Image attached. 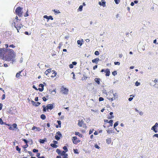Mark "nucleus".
I'll use <instances>...</instances> for the list:
<instances>
[{
	"mask_svg": "<svg viewBox=\"0 0 158 158\" xmlns=\"http://www.w3.org/2000/svg\"><path fill=\"white\" fill-rule=\"evenodd\" d=\"M6 52H8L9 54L5 56H3L2 58L6 61H9L11 60L13 62L15 61V53L13 50L9 48H6Z\"/></svg>",
	"mask_w": 158,
	"mask_h": 158,
	"instance_id": "1",
	"label": "nucleus"
},
{
	"mask_svg": "<svg viewBox=\"0 0 158 158\" xmlns=\"http://www.w3.org/2000/svg\"><path fill=\"white\" fill-rule=\"evenodd\" d=\"M23 8L19 6L15 10V12L19 17H22L23 16V12L22 10Z\"/></svg>",
	"mask_w": 158,
	"mask_h": 158,
	"instance_id": "2",
	"label": "nucleus"
},
{
	"mask_svg": "<svg viewBox=\"0 0 158 158\" xmlns=\"http://www.w3.org/2000/svg\"><path fill=\"white\" fill-rule=\"evenodd\" d=\"M158 127V123H156L151 128V130H153L155 133H157L158 131L157 128Z\"/></svg>",
	"mask_w": 158,
	"mask_h": 158,
	"instance_id": "3",
	"label": "nucleus"
},
{
	"mask_svg": "<svg viewBox=\"0 0 158 158\" xmlns=\"http://www.w3.org/2000/svg\"><path fill=\"white\" fill-rule=\"evenodd\" d=\"M67 152L65 151H61L60 156H63V158H68V154L66 153Z\"/></svg>",
	"mask_w": 158,
	"mask_h": 158,
	"instance_id": "4",
	"label": "nucleus"
},
{
	"mask_svg": "<svg viewBox=\"0 0 158 158\" xmlns=\"http://www.w3.org/2000/svg\"><path fill=\"white\" fill-rule=\"evenodd\" d=\"M72 139L73 143L75 144H77L80 142V140L78 139L76 136L73 137Z\"/></svg>",
	"mask_w": 158,
	"mask_h": 158,
	"instance_id": "5",
	"label": "nucleus"
},
{
	"mask_svg": "<svg viewBox=\"0 0 158 158\" xmlns=\"http://www.w3.org/2000/svg\"><path fill=\"white\" fill-rule=\"evenodd\" d=\"M60 89L61 92L63 94H68V90L65 88L62 87Z\"/></svg>",
	"mask_w": 158,
	"mask_h": 158,
	"instance_id": "6",
	"label": "nucleus"
},
{
	"mask_svg": "<svg viewBox=\"0 0 158 158\" xmlns=\"http://www.w3.org/2000/svg\"><path fill=\"white\" fill-rule=\"evenodd\" d=\"M17 125L16 123L13 124L10 127L9 129L10 130H16V129L17 128Z\"/></svg>",
	"mask_w": 158,
	"mask_h": 158,
	"instance_id": "7",
	"label": "nucleus"
},
{
	"mask_svg": "<svg viewBox=\"0 0 158 158\" xmlns=\"http://www.w3.org/2000/svg\"><path fill=\"white\" fill-rule=\"evenodd\" d=\"M98 4L100 6H102L104 7L106 6V2L104 0H102L101 2H99Z\"/></svg>",
	"mask_w": 158,
	"mask_h": 158,
	"instance_id": "8",
	"label": "nucleus"
},
{
	"mask_svg": "<svg viewBox=\"0 0 158 158\" xmlns=\"http://www.w3.org/2000/svg\"><path fill=\"white\" fill-rule=\"evenodd\" d=\"M14 24L15 25V27L17 30H18V32H19V30L18 28L19 29L20 28H21L22 27H23V26L21 24H20L19 25H17V26H16L15 25V22L14 23Z\"/></svg>",
	"mask_w": 158,
	"mask_h": 158,
	"instance_id": "9",
	"label": "nucleus"
},
{
	"mask_svg": "<svg viewBox=\"0 0 158 158\" xmlns=\"http://www.w3.org/2000/svg\"><path fill=\"white\" fill-rule=\"evenodd\" d=\"M46 107L48 110V109L51 110L53 108V105L52 104H49L47 105Z\"/></svg>",
	"mask_w": 158,
	"mask_h": 158,
	"instance_id": "10",
	"label": "nucleus"
},
{
	"mask_svg": "<svg viewBox=\"0 0 158 158\" xmlns=\"http://www.w3.org/2000/svg\"><path fill=\"white\" fill-rule=\"evenodd\" d=\"M44 18H45L47 19L48 20L47 21L48 22V20L50 19L51 20H53V19L52 18V16H48L47 15H45L43 17Z\"/></svg>",
	"mask_w": 158,
	"mask_h": 158,
	"instance_id": "11",
	"label": "nucleus"
},
{
	"mask_svg": "<svg viewBox=\"0 0 158 158\" xmlns=\"http://www.w3.org/2000/svg\"><path fill=\"white\" fill-rule=\"evenodd\" d=\"M105 73H106V77H108L110 75V72L109 69H106Z\"/></svg>",
	"mask_w": 158,
	"mask_h": 158,
	"instance_id": "12",
	"label": "nucleus"
},
{
	"mask_svg": "<svg viewBox=\"0 0 158 158\" xmlns=\"http://www.w3.org/2000/svg\"><path fill=\"white\" fill-rule=\"evenodd\" d=\"M99 60L98 58H96L92 60V61L93 63H95L96 64H97Z\"/></svg>",
	"mask_w": 158,
	"mask_h": 158,
	"instance_id": "13",
	"label": "nucleus"
},
{
	"mask_svg": "<svg viewBox=\"0 0 158 158\" xmlns=\"http://www.w3.org/2000/svg\"><path fill=\"white\" fill-rule=\"evenodd\" d=\"M83 123L84 121L82 120L81 121L79 120L78 123V125L79 126L81 127L82 126V125L83 124Z\"/></svg>",
	"mask_w": 158,
	"mask_h": 158,
	"instance_id": "14",
	"label": "nucleus"
},
{
	"mask_svg": "<svg viewBox=\"0 0 158 158\" xmlns=\"http://www.w3.org/2000/svg\"><path fill=\"white\" fill-rule=\"evenodd\" d=\"M83 42V40L82 39L81 40H78L77 41V44L78 45H79L80 46H81L82 44V42Z\"/></svg>",
	"mask_w": 158,
	"mask_h": 158,
	"instance_id": "15",
	"label": "nucleus"
},
{
	"mask_svg": "<svg viewBox=\"0 0 158 158\" xmlns=\"http://www.w3.org/2000/svg\"><path fill=\"white\" fill-rule=\"evenodd\" d=\"M75 135H78L81 138H83V135L81 134L79 132H76Z\"/></svg>",
	"mask_w": 158,
	"mask_h": 158,
	"instance_id": "16",
	"label": "nucleus"
},
{
	"mask_svg": "<svg viewBox=\"0 0 158 158\" xmlns=\"http://www.w3.org/2000/svg\"><path fill=\"white\" fill-rule=\"evenodd\" d=\"M100 78H96L94 79L95 81L98 84H100Z\"/></svg>",
	"mask_w": 158,
	"mask_h": 158,
	"instance_id": "17",
	"label": "nucleus"
},
{
	"mask_svg": "<svg viewBox=\"0 0 158 158\" xmlns=\"http://www.w3.org/2000/svg\"><path fill=\"white\" fill-rule=\"evenodd\" d=\"M111 142V139L110 138H108L106 139V143L108 144H110V143Z\"/></svg>",
	"mask_w": 158,
	"mask_h": 158,
	"instance_id": "18",
	"label": "nucleus"
},
{
	"mask_svg": "<svg viewBox=\"0 0 158 158\" xmlns=\"http://www.w3.org/2000/svg\"><path fill=\"white\" fill-rule=\"evenodd\" d=\"M50 146L54 148H57L58 146V145H56V144L53 143H51L50 144Z\"/></svg>",
	"mask_w": 158,
	"mask_h": 158,
	"instance_id": "19",
	"label": "nucleus"
},
{
	"mask_svg": "<svg viewBox=\"0 0 158 158\" xmlns=\"http://www.w3.org/2000/svg\"><path fill=\"white\" fill-rule=\"evenodd\" d=\"M40 118L43 120H44L46 118V116L45 115L42 114L40 116Z\"/></svg>",
	"mask_w": 158,
	"mask_h": 158,
	"instance_id": "20",
	"label": "nucleus"
},
{
	"mask_svg": "<svg viewBox=\"0 0 158 158\" xmlns=\"http://www.w3.org/2000/svg\"><path fill=\"white\" fill-rule=\"evenodd\" d=\"M56 152L60 156V153H61V151L60 150L58 149H57L56 150Z\"/></svg>",
	"mask_w": 158,
	"mask_h": 158,
	"instance_id": "21",
	"label": "nucleus"
},
{
	"mask_svg": "<svg viewBox=\"0 0 158 158\" xmlns=\"http://www.w3.org/2000/svg\"><path fill=\"white\" fill-rule=\"evenodd\" d=\"M110 123V126H112L113 124V120H110L108 122Z\"/></svg>",
	"mask_w": 158,
	"mask_h": 158,
	"instance_id": "22",
	"label": "nucleus"
},
{
	"mask_svg": "<svg viewBox=\"0 0 158 158\" xmlns=\"http://www.w3.org/2000/svg\"><path fill=\"white\" fill-rule=\"evenodd\" d=\"M118 121H117L116 122H115L114 124V128H115V127L117 126L118 125Z\"/></svg>",
	"mask_w": 158,
	"mask_h": 158,
	"instance_id": "23",
	"label": "nucleus"
},
{
	"mask_svg": "<svg viewBox=\"0 0 158 158\" xmlns=\"http://www.w3.org/2000/svg\"><path fill=\"white\" fill-rule=\"evenodd\" d=\"M21 71L19 72V73H17L16 77L17 78H19V77L20 76H21V75L20 74V73H21Z\"/></svg>",
	"mask_w": 158,
	"mask_h": 158,
	"instance_id": "24",
	"label": "nucleus"
},
{
	"mask_svg": "<svg viewBox=\"0 0 158 158\" xmlns=\"http://www.w3.org/2000/svg\"><path fill=\"white\" fill-rule=\"evenodd\" d=\"M83 5H81L79 6L78 10L79 11H81L82 10Z\"/></svg>",
	"mask_w": 158,
	"mask_h": 158,
	"instance_id": "25",
	"label": "nucleus"
},
{
	"mask_svg": "<svg viewBox=\"0 0 158 158\" xmlns=\"http://www.w3.org/2000/svg\"><path fill=\"white\" fill-rule=\"evenodd\" d=\"M56 134L60 137H62V135L60 131H58L56 133Z\"/></svg>",
	"mask_w": 158,
	"mask_h": 158,
	"instance_id": "26",
	"label": "nucleus"
},
{
	"mask_svg": "<svg viewBox=\"0 0 158 158\" xmlns=\"http://www.w3.org/2000/svg\"><path fill=\"white\" fill-rule=\"evenodd\" d=\"M73 151H74V153H75V154H78V150L77 149H73Z\"/></svg>",
	"mask_w": 158,
	"mask_h": 158,
	"instance_id": "27",
	"label": "nucleus"
},
{
	"mask_svg": "<svg viewBox=\"0 0 158 158\" xmlns=\"http://www.w3.org/2000/svg\"><path fill=\"white\" fill-rule=\"evenodd\" d=\"M63 149L64 150V151L67 152L68 151V149L66 146H64L63 147Z\"/></svg>",
	"mask_w": 158,
	"mask_h": 158,
	"instance_id": "28",
	"label": "nucleus"
},
{
	"mask_svg": "<svg viewBox=\"0 0 158 158\" xmlns=\"http://www.w3.org/2000/svg\"><path fill=\"white\" fill-rule=\"evenodd\" d=\"M16 149L17 151H18L19 153H20V149L19 148L18 146H17L16 147Z\"/></svg>",
	"mask_w": 158,
	"mask_h": 158,
	"instance_id": "29",
	"label": "nucleus"
},
{
	"mask_svg": "<svg viewBox=\"0 0 158 158\" xmlns=\"http://www.w3.org/2000/svg\"><path fill=\"white\" fill-rule=\"evenodd\" d=\"M55 138L56 140H58L60 139V137L57 135H55Z\"/></svg>",
	"mask_w": 158,
	"mask_h": 158,
	"instance_id": "30",
	"label": "nucleus"
},
{
	"mask_svg": "<svg viewBox=\"0 0 158 158\" xmlns=\"http://www.w3.org/2000/svg\"><path fill=\"white\" fill-rule=\"evenodd\" d=\"M0 123L1 125L5 124V123L3 122L2 119L0 118Z\"/></svg>",
	"mask_w": 158,
	"mask_h": 158,
	"instance_id": "31",
	"label": "nucleus"
},
{
	"mask_svg": "<svg viewBox=\"0 0 158 158\" xmlns=\"http://www.w3.org/2000/svg\"><path fill=\"white\" fill-rule=\"evenodd\" d=\"M35 104H34V105L35 106H37L40 104V103L39 102H38L37 103L35 102Z\"/></svg>",
	"mask_w": 158,
	"mask_h": 158,
	"instance_id": "32",
	"label": "nucleus"
},
{
	"mask_svg": "<svg viewBox=\"0 0 158 158\" xmlns=\"http://www.w3.org/2000/svg\"><path fill=\"white\" fill-rule=\"evenodd\" d=\"M140 84V83L139 82H138V81H137L135 83V85L137 86L139 85Z\"/></svg>",
	"mask_w": 158,
	"mask_h": 158,
	"instance_id": "33",
	"label": "nucleus"
},
{
	"mask_svg": "<svg viewBox=\"0 0 158 158\" xmlns=\"http://www.w3.org/2000/svg\"><path fill=\"white\" fill-rule=\"evenodd\" d=\"M113 95L114 97V100H115L116 98V97L118 95L117 93H115L114 94H113ZM117 97H116V98Z\"/></svg>",
	"mask_w": 158,
	"mask_h": 158,
	"instance_id": "34",
	"label": "nucleus"
},
{
	"mask_svg": "<svg viewBox=\"0 0 158 158\" xmlns=\"http://www.w3.org/2000/svg\"><path fill=\"white\" fill-rule=\"evenodd\" d=\"M57 122L59 127H61V122L60 121H57Z\"/></svg>",
	"mask_w": 158,
	"mask_h": 158,
	"instance_id": "35",
	"label": "nucleus"
},
{
	"mask_svg": "<svg viewBox=\"0 0 158 158\" xmlns=\"http://www.w3.org/2000/svg\"><path fill=\"white\" fill-rule=\"evenodd\" d=\"M112 74L114 76H115L117 74V72L116 71H114L112 73Z\"/></svg>",
	"mask_w": 158,
	"mask_h": 158,
	"instance_id": "36",
	"label": "nucleus"
},
{
	"mask_svg": "<svg viewBox=\"0 0 158 158\" xmlns=\"http://www.w3.org/2000/svg\"><path fill=\"white\" fill-rule=\"evenodd\" d=\"M94 54L96 56H98L99 54V53L98 51H96L94 52Z\"/></svg>",
	"mask_w": 158,
	"mask_h": 158,
	"instance_id": "37",
	"label": "nucleus"
},
{
	"mask_svg": "<svg viewBox=\"0 0 158 158\" xmlns=\"http://www.w3.org/2000/svg\"><path fill=\"white\" fill-rule=\"evenodd\" d=\"M114 64L115 65H119L120 64V63L119 62H114Z\"/></svg>",
	"mask_w": 158,
	"mask_h": 158,
	"instance_id": "38",
	"label": "nucleus"
},
{
	"mask_svg": "<svg viewBox=\"0 0 158 158\" xmlns=\"http://www.w3.org/2000/svg\"><path fill=\"white\" fill-rule=\"evenodd\" d=\"M104 100V98L102 97H100L99 98V101L100 102Z\"/></svg>",
	"mask_w": 158,
	"mask_h": 158,
	"instance_id": "39",
	"label": "nucleus"
},
{
	"mask_svg": "<svg viewBox=\"0 0 158 158\" xmlns=\"http://www.w3.org/2000/svg\"><path fill=\"white\" fill-rule=\"evenodd\" d=\"M54 11L55 12V14H56L57 13H60L59 10H54Z\"/></svg>",
	"mask_w": 158,
	"mask_h": 158,
	"instance_id": "40",
	"label": "nucleus"
},
{
	"mask_svg": "<svg viewBox=\"0 0 158 158\" xmlns=\"http://www.w3.org/2000/svg\"><path fill=\"white\" fill-rule=\"evenodd\" d=\"M115 3L117 4H118L120 1L119 0H114Z\"/></svg>",
	"mask_w": 158,
	"mask_h": 158,
	"instance_id": "41",
	"label": "nucleus"
},
{
	"mask_svg": "<svg viewBox=\"0 0 158 158\" xmlns=\"http://www.w3.org/2000/svg\"><path fill=\"white\" fill-rule=\"evenodd\" d=\"M45 140L44 139H40V142L41 143H44L45 142Z\"/></svg>",
	"mask_w": 158,
	"mask_h": 158,
	"instance_id": "42",
	"label": "nucleus"
},
{
	"mask_svg": "<svg viewBox=\"0 0 158 158\" xmlns=\"http://www.w3.org/2000/svg\"><path fill=\"white\" fill-rule=\"evenodd\" d=\"M43 111H46V107L44 105L43 106Z\"/></svg>",
	"mask_w": 158,
	"mask_h": 158,
	"instance_id": "43",
	"label": "nucleus"
},
{
	"mask_svg": "<svg viewBox=\"0 0 158 158\" xmlns=\"http://www.w3.org/2000/svg\"><path fill=\"white\" fill-rule=\"evenodd\" d=\"M53 74H54V75L51 76V77H55L56 75V72H54V73H53Z\"/></svg>",
	"mask_w": 158,
	"mask_h": 158,
	"instance_id": "44",
	"label": "nucleus"
},
{
	"mask_svg": "<svg viewBox=\"0 0 158 158\" xmlns=\"http://www.w3.org/2000/svg\"><path fill=\"white\" fill-rule=\"evenodd\" d=\"M95 148L99 149L100 148L99 147L97 144H96L94 146Z\"/></svg>",
	"mask_w": 158,
	"mask_h": 158,
	"instance_id": "45",
	"label": "nucleus"
},
{
	"mask_svg": "<svg viewBox=\"0 0 158 158\" xmlns=\"http://www.w3.org/2000/svg\"><path fill=\"white\" fill-rule=\"evenodd\" d=\"M71 74H73V79H75V74H74V73L72 72L71 73Z\"/></svg>",
	"mask_w": 158,
	"mask_h": 158,
	"instance_id": "46",
	"label": "nucleus"
},
{
	"mask_svg": "<svg viewBox=\"0 0 158 158\" xmlns=\"http://www.w3.org/2000/svg\"><path fill=\"white\" fill-rule=\"evenodd\" d=\"M33 152H38V150H37V149H34L33 150Z\"/></svg>",
	"mask_w": 158,
	"mask_h": 158,
	"instance_id": "47",
	"label": "nucleus"
},
{
	"mask_svg": "<svg viewBox=\"0 0 158 158\" xmlns=\"http://www.w3.org/2000/svg\"><path fill=\"white\" fill-rule=\"evenodd\" d=\"M77 64V62L76 61H74V62H72V64L73 65H76Z\"/></svg>",
	"mask_w": 158,
	"mask_h": 158,
	"instance_id": "48",
	"label": "nucleus"
},
{
	"mask_svg": "<svg viewBox=\"0 0 158 158\" xmlns=\"http://www.w3.org/2000/svg\"><path fill=\"white\" fill-rule=\"evenodd\" d=\"M22 139L23 141H24L25 142V143H26L27 144V143L28 141L27 140H26V139Z\"/></svg>",
	"mask_w": 158,
	"mask_h": 158,
	"instance_id": "49",
	"label": "nucleus"
},
{
	"mask_svg": "<svg viewBox=\"0 0 158 158\" xmlns=\"http://www.w3.org/2000/svg\"><path fill=\"white\" fill-rule=\"evenodd\" d=\"M112 130H107V132L108 133L110 134V133H111L112 132Z\"/></svg>",
	"mask_w": 158,
	"mask_h": 158,
	"instance_id": "50",
	"label": "nucleus"
},
{
	"mask_svg": "<svg viewBox=\"0 0 158 158\" xmlns=\"http://www.w3.org/2000/svg\"><path fill=\"white\" fill-rule=\"evenodd\" d=\"M5 94H3L2 96V100H4L5 99Z\"/></svg>",
	"mask_w": 158,
	"mask_h": 158,
	"instance_id": "51",
	"label": "nucleus"
},
{
	"mask_svg": "<svg viewBox=\"0 0 158 158\" xmlns=\"http://www.w3.org/2000/svg\"><path fill=\"white\" fill-rule=\"evenodd\" d=\"M51 69H47L46 70L48 72V73H50L51 72Z\"/></svg>",
	"mask_w": 158,
	"mask_h": 158,
	"instance_id": "52",
	"label": "nucleus"
},
{
	"mask_svg": "<svg viewBox=\"0 0 158 158\" xmlns=\"http://www.w3.org/2000/svg\"><path fill=\"white\" fill-rule=\"evenodd\" d=\"M156 137L158 138V134H155L153 135V137Z\"/></svg>",
	"mask_w": 158,
	"mask_h": 158,
	"instance_id": "53",
	"label": "nucleus"
},
{
	"mask_svg": "<svg viewBox=\"0 0 158 158\" xmlns=\"http://www.w3.org/2000/svg\"><path fill=\"white\" fill-rule=\"evenodd\" d=\"M44 85L42 84H40L39 85V86L41 87V88H44Z\"/></svg>",
	"mask_w": 158,
	"mask_h": 158,
	"instance_id": "54",
	"label": "nucleus"
},
{
	"mask_svg": "<svg viewBox=\"0 0 158 158\" xmlns=\"http://www.w3.org/2000/svg\"><path fill=\"white\" fill-rule=\"evenodd\" d=\"M24 16L25 17H26L28 16V14L27 13V11L26 13L24 15Z\"/></svg>",
	"mask_w": 158,
	"mask_h": 158,
	"instance_id": "55",
	"label": "nucleus"
},
{
	"mask_svg": "<svg viewBox=\"0 0 158 158\" xmlns=\"http://www.w3.org/2000/svg\"><path fill=\"white\" fill-rule=\"evenodd\" d=\"M38 90L41 92L42 91L44 90V88H39Z\"/></svg>",
	"mask_w": 158,
	"mask_h": 158,
	"instance_id": "56",
	"label": "nucleus"
},
{
	"mask_svg": "<svg viewBox=\"0 0 158 158\" xmlns=\"http://www.w3.org/2000/svg\"><path fill=\"white\" fill-rule=\"evenodd\" d=\"M28 153H29V154L31 156H33V154H32V152H31L28 151Z\"/></svg>",
	"mask_w": 158,
	"mask_h": 158,
	"instance_id": "57",
	"label": "nucleus"
},
{
	"mask_svg": "<svg viewBox=\"0 0 158 158\" xmlns=\"http://www.w3.org/2000/svg\"><path fill=\"white\" fill-rule=\"evenodd\" d=\"M98 66L97 65H95L93 67V69L94 70L95 69H96L97 68Z\"/></svg>",
	"mask_w": 158,
	"mask_h": 158,
	"instance_id": "58",
	"label": "nucleus"
},
{
	"mask_svg": "<svg viewBox=\"0 0 158 158\" xmlns=\"http://www.w3.org/2000/svg\"><path fill=\"white\" fill-rule=\"evenodd\" d=\"M114 116L112 115L111 116H109L108 117V118L109 119H111L112 118H114Z\"/></svg>",
	"mask_w": 158,
	"mask_h": 158,
	"instance_id": "59",
	"label": "nucleus"
},
{
	"mask_svg": "<svg viewBox=\"0 0 158 158\" xmlns=\"http://www.w3.org/2000/svg\"><path fill=\"white\" fill-rule=\"evenodd\" d=\"M133 99V98L130 97L128 98V100L129 101H131Z\"/></svg>",
	"mask_w": 158,
	"mask_h": 158,
	"instance_id": "60",
	"label": "nucleus"
},
{
	"mask_svg": "<svg viewBox=\"0 0 158 158\" xmlns=\"http://www.w3.org/2000/svg\"><path fill=\"white\" fill-rule=\"evenodd\" d=\"M36 129L37 131H40L41 130L40 129L39 127H36Z\"/></svg>",
	"mask_w": 158,
	"mask_h": 158,
	"instance_id": "61",
	"label": "nucleus"
},
{
	"mask_svg": "<svg viewBox=\"0 0 158 158\" xmlns=\"http://www.w3.org/2000/svg\"><path fill=\"white\" fill-rule=\"evenodd\" d=\"M73 65L72 64H70V68H73Z\"/></svg>",
	"mask_w": 158,
	"mask_h": 158,
	"instance_id": "62",
	"label": "nucleus"
},
{
	"mask_svg": "<svg viewBox=\"0 0 158 158\" xmlns=\"http://www.w3.org/2000/svg\"><path fill=\"white\" fill-rule=\"evenodd\" d=\"M93 132V130H90L89 131V134L90 135V134H91Z\"/></svg>",
	"mask_w": 158,
	"mask_h": 158,
	"instance_id": "63",
	"label": "nucleus"
},
{
	"mask_svg": "<svg viewBox=\"0 0 158 158\" xmlns=\"http://www.w3.org/2000/svg\"><path fill=\"white\" fill-rule=\"evenodd\" d=\"M53 143H54L53 144H56L58 143V142L57 141H55V140H54L53 141Z\"/></svg>",
	"mask_w": 158,
	"mask_h": 158,
	"instance_id": "64",
	"label": "nucleus"
}]
</instances>
